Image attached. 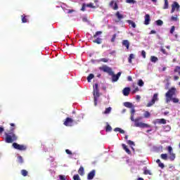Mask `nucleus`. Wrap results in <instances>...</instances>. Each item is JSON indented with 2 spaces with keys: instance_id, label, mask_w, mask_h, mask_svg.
<instances>
[{
  "instance_id": "obj_1",
  "label": "nucleus",
  "mask_w": 180,
  "mask_h": 180,
  "mask_svg": "<svg viewBox=\"0 0 180 180\" xmlns=\"http://www.w3.org/2000/svg\"><path fill=\"white\" fill-rule=\"evenodd\" d=\"M131 117L130 120L131 122H134V126L135 127H141V129H145L151 127V125L143 122H140L141 120H142L143 117H138L136 119H134V113H136V110L134 108H132L131 110Z\"/></svg>"
},
{
  "instance_id": "obj_2",
  "label": "nucleus",
  "mask_w": 180,
  "mask_h": 180,
  "mask_svg": "<svg viewBox=\"0 0 180 180\" xmlns=\"http://www.w3.org/2000/svg\"><path fill=\"white\" fill-rule=\"evenodd\" d=\"M15 130V128H11L10 133H5V141L8 143V144H11L13 143L14 141H16L18 140V136L15 134V133L12 132Z\"/></svg>"
},
{
  "instance_id": "obj_3",
  "label": "nucleus",
  "mask_w": 180,
  "mask_h": 180,
  "mask_svg": "<svg viewBox=\"0 0 180 180\" xmlns=\"http://www.w3.org/2000/svg\"><path fill=\"white\" fill-rule=\"evenodd\" d=\"M175 95H176V89L175 87H172L165 94L166 103H169V102H171V98H173V96H175Z\"/></svg>"
},
{
  "instance_id": "obj_4",
  "label": "nucleus",
  "mask_w": 180,
  "mask_h": 180,
  "mask_svg": "<svg viewBox=\"0 0 180 180\" xmlns=\"http://www.w3.org/2000/svg\"><path fill=\"white\" fill-rule=\"evenodd\" d=\"M93 88H94L93 95H94V106H97L98 99L99 96H101V94H99V86L98 85V83H96L93 86Z\"/></svg>"
},
{
  "instance_id": "obj_5",
  "label": "nucleus",
  "mask_w": 180,
  "mask_h": 180,
  "mask_svg": "<svg viewBox=\"0 0 180 180\" xmlns=\"http://www.w3.org/2000/svg\"><path fill=\"white\" fill-rule=\"evenodd\" d=\"M13 147L15 150H18L19 151H26L27 147L25 145H20L18 144V143H13Z\"/></svg>"
},
{
  "instance_id": "obj_6",
  "label": "nucleus",
  "mask_w": 180,
  "mask_h": 180,
  "mask_svg": "<svg viewBox=\"0 0 180 180\" xmlns=\"http://www.w3.org/2000/svg\"><path fill=\"white\" fill-rule=\"evenodd\" d=\"M158 94H154L152 98V100L147 103L146 108H151V106H153V105H154L155 102H158Z\"/></svg>"
},
{
  "instance_id": "obj_7",
  "label": "nucleus",
  "mask_w": 180,
  "mask_h": 180,
  "mask_svg": "<svg viewBox=\"0 0 180 180\" xmlns=\"http://www.w3.org/2000/svg\"><path fill=\"white\" fill-rule=\"evenodd\" d=\"M167 151L169 155V159L170 160V161H174L176 156L175 153H174V152H173L172 147L168 146Z\"/></svg>"
},
{
  "instance_id": "obj_8",
  "label": "nucleus",
  "mask_w": 180,
  "mask_h": 180,
  "mask_svg": "<svg viewBox=\"0 0 180 180\" xmlns=\"http://www.w3.org/2000/svg\"><path fill=\"white\" fill-rule=\"evenodd\" d=\"M99 70L101 71H103V72H107V74L110 75H113V70H112V68H109L108 66L103 65V67H100Z\"/></svg>"
},
{
  "instance_id": "obj_9",
  "label": "nucleus",
  "mask_w": 180,
  "mask_h": 180,
  "mask_svg": "<svg viewBox=\"0 0 180 180\" xmlns=\"http://www.w3.org/2000/svg\"><path fill=\"white\" fill-rule=\"evenodd\" d=\"M112 76V82H117L120 78V75H122V72H119L117 75H115V72H112V75H110Z\"/></svg>"
},
{
  "instance_id": "obj_10",
  "label": "nucleus",
  "mask_w": 180,
  "mask_h": 180,
  "mask_svg": "<svg viewBox=\"0 0 180 180\" xmlns=\"http://www.w3.org/2000/svg\"><path fill=\"white\" fill-rule=\"evenodd\" d=\"M180 8L179 4H178V2L174 1L172 4V10H171V13H174V12H175V9L176 11H178Z\"/></svg>"
},
{
  "instance_id": "obj_11",
  "label": "nucleus",
  "mask_w": 180,
  "mask_h": 180,
  "mask_svg": "<svg viewBox=\"0 0 180 180\" xmlns=\"http://www.w3.org/2000/svg\"><path fill=\"white\" fill-rule=\"evenodd\" d=\"M95 175H96V170L93 169L87 174V179L92 180L95 177Z\"/></svg>"
},
{
  "instance_id": "obj_12",
  "label": "nucleus",
  "mask_w": 180,
  "mask_h": 180,
  "mask_svg": "<svg viewBox=\"0 0 180 180\" xmlns=\"http://www.w3.org/2000/svg\"><path fill=\"white\" fill-rule=\"evenodd\" d=\"M110 8H112L114 11H117L119 9V6H117V3L115 2V1H111L109 4Z\"/></svg>"
},
{
  "instance_id": "obj_13",
  "label": "nucleus",
  "mask_w": 180,
  "mask_h": 180,
  "mask_svg": "<svg viewBox=\"0 0 180 180\" xmlns=\"http://www.w3.org/2000/svg\"><path fill=\"white\" fill-rule=\"evenodd\" d=\"M122 94L124 96H129L130 95V87H125L122 90Z\"/></svg>"
},
{
  "instance_id": "obj_14",
  "label": "nucleus",
  "mask_w": 180,
  "mask_h": 180,
  "mask_svg": "<svg viewBox=\"0 0 180 180\" xmlns=\"http://www.w3.org/2000/svg\"><path fill=\"white\" fill-rule=\"evenodd\" d=\"M78 174L81 176H84L85 175V169L84 168V167L80 166L79 169H78Z\"/></svg>"
},
{
  "instance_id": "obj_15",
  "label": "nucleus",
  "mask_w": 180,
  "mask_h": 180,
  "mask_svg": "<svg viewBox=\"0 0 180 180\" xmlns=\"http://www.w3.org/2000/svg\"><path fill=\"white\" fill-rule=\"evenodd\" d=\"M150 22H151V19L150 18V15L148 14H146L145 15V21H144V25H150Z\"/></svg>"
},
{
  "instance_id": "obj_16",
  "label": "nucleus",
  "mask_w": 180,
  "mask_h": 180,
  "mask_svg": "<svg viewBox=\"0 0 180 180\" xmlns=\"http://www.w3.org/2000/svg\"><path fill=\"white\" fill-rule=\"evenodd\" d=\"M122 147L123 148V150H124V151L126 152L127 154H131V151H130V149H129V148H127V146H126V144L122 143Z\"/></svg>"
},
{
  "instance_id": "obj_17",
  "label": "nucleus",
  "mask_w": 180,
  "mask_h": 180,
  "mask_svg": "<svg viewBox=\"0 0 180 180\" xmlns=\"http://www.w3.org/2000/svg\"><path fill=\"white\" fill-rule=\"evenodd\" d=\"M115 16L118 19V20L116 22H120V20H122V19H123V18H124L123 15L120 14V12H119V11L116 12Z\"/></svg>"
},
{
  "instance_id": "obj_18",
  "label": "nucleus",
  "mask_w": 180,
  "mask_h": 180,
  "mask_svg": "<svg viewBox=\"0 0 180 180\" xmlns=\"http://www.w3.org/2000/svg\"><path fill=\"white\" fill-rule=\"evenodd\" d=\"M69 158H74V160H77V153H72L70 150H68Z\"/></svg>"
},
{
  "instance_id": "obj_19",
  "label": "nucleus",
  "mask_w": 180,
  "mask_h": 180,
  "mask_svg": "<svg viewBox=\"0 0 180 180\" xmlns=\"http://www.w3.org/2000/svg\"><path fill=\"white\" fill-rule=\"evenodd\" d=\"M122 46H124L127 50H129V47H130V43L129 42V40L125 39L122 41Z\"/></svg>"
},
{
  "instance_id": "obj_20",
  "label": "nucleus",
  "mask_w": 180,
  "mask_h": 180,
  "mask_svg": "<svg viewBox=\"0 0 180 180\" xmlns=\"http://www.w3.org/2000/svg\"><path fill=\"white\" fill-rule=\"evenodd\" d=\"M74 124H77V122L75 121V120H72V118L69 117L68 118V126H74Z\"/></svg>"
},
{
  "instance_id": "obj_21",
  "label": "nucleus",
  "mask_w": 180,
  "mask_h": 180,
  "mask_svg": "<svg viewBox=\"0 0 180 180\" xmlns=\"http://www.w3.org/2000/svg\"><path fill=\"white\" fill-rule=\"evenodd\" d=\"M157 164H158V167H160V168H161L162 169H164V168H165V165H164V163L161 162V160L160 159H158L156 160Z\"/></svg>"
},
{
  "instance_id": "obj_22",
  "label": "nucleus",
  "mask_w": 180,
  "mask_h": 180,
  "mask_svg": "<svg viewBox=\"0 0 180 180\" xmlns=\"http://www.w3.org/2000/svg\"><path fill=\"white\" fill-rule=\"evenodd\" d=\"M21 20L22 23H27V15L23 14L21 15Z\"/></svg>"
},
{
  "instance_id": "obj_23",
  "label": "nucleus",
  "mask_w": 180,
  "mask_h": 180,
  "mask_svg": "<svg viewBox=\"0 0 180 180\" xmlns=\"http://www.w3.org/2000/svg\"><path fill=\"white\" fill-rule=\"evenodd\" d=\"M127 22V23H129V25L131 26V27H133L134 29H136V22H134L131 20H128Z\"/></svg>"
},
{
  "instance_id": "obj_24",
  "label": "nucleus",
  "mask_w": 180,
  "mask_h": 180,
  "mask_svg": "<svg viewBox=\"0 0 180 180\" xmlns=\"http://www.w3.org/2000/svg\"><path fill=\"white\" fill-rule=\"evenodd\" d=\"M124 106H125V108H129L130 109L133 108V103L130 102H125L124 103Z\"/></svg>"
},
{
  "instance_id": "obj_25",
  "label": "nucleus",
  "mask_w": 180,
  "mask_h": 180,
  "mask_svg": "<svg viewBox=\"0 0 180 180\" xmlns=\"http://www.w3.org/2000/svg\"><path fill=\"white\" fill-rule=\"evenodd\" d=\"M160 158L165 161H167V160H168V155L167 153H162L160 155Z\"/></svg>"
},
{
  "instance_id": "obj_26",
  "label": "nucleus",
  "mask_w": 180,
  "mask_h": 180,
  "mask_svg": "<svg viewBox=\"0 0 180 180\" xmlns=\"http://www.w3.org/2000/svg\"><path fill=\"white\" fill-rule=\"evenodd\" d=\"M110 112H112V108L108 107V108L105 109V110L103 113V115H109V113H110Z\"/></svg>"
},
{
  "instance_id": "obj_27",
  "label": "nucleus",
  "mask_w": 180,
  "mask_h": 180,
  "mask_svg": "<svg viewBox=\"0 0 180 180\" xmlns=\"http://www.w3.org/2000/svg\"><path fill=\"white\" fill-rule=\"evenodd\" d=\"M93 43H96V44H102V39L96 38L94 41H93Z\"/></svg>"
},
{
  "instance_id": "obj_28",
  "label": "nucleus",
  "mask_w": 180,
  "mask_h": 180,
  "mask_svg": "<svg viewBox=\"0 0 180 180\" xmlns=\"http://www.w3.org/2000/svg\"><path fill=\"white\" fill-rule=\"evenodd\" d=\"M150 61L152 63H157V61H158V58H157L155 56H151L150 57Z\"/></svg>"
},
{
  "instance_id": "obj_29",
  "label": "nucleus",
  "mask_w": 180,
  "mask_h": 180,
  "mask_svg": "<svg viewBox=\"0 0 180 180\" xmlns=\"http://www.w3.org/2000/svg\"><path fill=\"white\" fill-rule=\"evenodd\" d=\"M94 74H90L89 75V76L87 77V81L88 82H91V80L93 79V78H94Z\"/></svg>"
},
{
  "instance_id": "obj_30",
  "label": "nucleus",
  "mask_w": 180,
  "mask_h": 180,
  "mask_svg": "<svg viewBox=\"0 0 180 180\" xmlns=\"http://www.w3.org/2000/svg\"><path fill=\"white\" fill-rule=\"evenodd\" d=\"M171 101H172L173 103H179V98L172 97Z\"/></svg>"
},
{
  "instance_id": "obj_31",
  "label": "nucleus",
  "mask_w": 180,
  "mask_h": 180,
  "mask_svg": "<svg viewBox=\"0 0 180 180\" xmlns=\"http://www.w3.org/2000/svg\"><path fill=\"white\" fill-rule=\"evenodd\" d=\"M155 22L158 26H162V25H164V22L161 20H158Z\"/></svg>"
},
{
  "instance_id": "obj_32",
  "label": "nucleus",
  "mask_w": 180,
  "mask_h": 180,
  "mask_svg": "<svg viewBox=\"0 0 180 180\" xmlns=\"http://www.w3.org/2000/svg\"><path fill=\"white\" fill-rule=\"evenodd\" d=\"M27 174L28 172H27L26 169L21 170V175H22V176H27Z\"/></svg>"
},
{
  "instance_id": "obj_33",
  "label": "nucleus",
  "mask_w": 180,
  "mask_h": 180,
  "mask_svg": "<svg viewBox=\"0 0 180 180\" xmlns=\"http://www.w3.org/2000/svg\"><path fill=\"white\" fill-rule=\"evenodd\" d=\"M105 131H112V127L110 125H109V124H108L107 122V126L105 127Z\"/></svg>"
},
{
  "instance_id": "obj_34",
  "label": "nucleus",
  "mask_w": 180,
  "mask_h": 180,
  "mask_svg": "<svg viewBox=\"0 0 180 180\" xmlns=\"http://www.w3.org/2000/svg\"><path fill=\"white\" fill-rule=\"evenodd\" d=\"M101 34H102V32L101 31H98L95 33V34L93 36V37L94 39H96L98 37V36H101Z\"/></svg>"
},
{
  "instance_id": "obj_35",
  "label": "nucleus",
  "mask_w": 180,
  "mask_h": 180,
  "mask_svg": "<svg viewBox=\"0 0 180 180\" xmlns=\"http://www.w3.org/2000/svg\"><path fill=\"white\" fill-rule=\"evenodd\" d=\"M144 117L148 118L150 116H151V114L148 111H146L143 114Z\"/></svg>"
},
{
  "instance_id": "obj_36",
  "label": "nucleus",
  "mask_w": 180,
  "mask_h": 180,
  "mask_svg": "<svg viewBox=\"0 0 180 180\" xmlns=\"http://www.w3.org/2000/svg\"><path fill=\"white\" fill-rule=\"evenodd\" d=\"M143 174L144 175H153V173L148 169H145Z\"/></svg>"
},
{
  "instance_id": "obj_37",
  "label": "nucleus",
  "mask_w": 180,
  "mask_h": 180,
  "mask_svg": "<svg viewBox=\"0 0 180 180\" xmlns=\"http://www.w3.org/2000/svg\"><path fill=\"white\" fill-rule=\"evenodd\" d=\"M169 4H168V0H165V4L163 6V9H168Z\"/></svg>"
},
{
  "instance_id": "obj_38",
  "label": "nucleus",
  "mask_w": 180,
  "mask_h": 180,
  "mask_svg": "<svg viewBox=\"0 0 180 180\" xmlns=\"http://www.w3.org/2000/svg\"><path fill=\"white\" fill-rule=\"evenodd\" d=\"M160 51L162 53V54H165V56H168V52L164 49L163 47L160 48Z\"/></svg>"
},
{
  "instance_id": "obj_39",
  "label": "nucleus",
  "mask_w": 180,
  "mask_h": 180,
  "mask_svg": "<svg viewBox=\"0 0 180 180\" xmlns=\"http://www.w3.org/2000/svg\"><path fill=\"white\" fill-rule=\"evenodd\" d=\"M86 6L87 8H92L93 9H95V8H96L95 6H94V4H92V3H89L88 4H86Z\"/></svg>"
},
{
  "instance_id": "obj_40",
  "label": "nucleus",
  "mask_w": 180,
  "mask_h": 180,
  "mask_svg": "<svg viewBox=\"0 0 180 180\" xmlns=\"http://www.w3.org/2000/svg\"><path fill=\"white\" fill-rule=\"evenodd\" d=\"M138 85L139 86H143L144 85V82H143V79H139L138 82Z\"/></svg>"
},
{
  "instance_id": "obj_41",
  "label": "nucleus",
  "mask_w": 180,
  "mask_h": 180,
  "mask_svg": "<svg viewBox=\"0 0 180 180\" xmlns=\"http://www.w3.org/2000/svg\"><path fill=\"white\" fill-rule=\"evenodd\" d=\"M18 160L20 164H23V158L22 156H18Z\"/></svg>"
},
{
  "instance_id": "obj_42",
  "label": "nucleus",
  "mask_w": 180,
  "mask_h": 180,
  "mask_svg": "<svg viewBox=\"0 0 180 180\" xmlns=\"http://www.w3.org/2000/svg\"><path fill=\"white\" fill-rule=\"evenodd\" d=\"M171 20H172V22H176V21L178 20V15H175V17L172 16V17H171Z\"/></svg>"
},
{
  "instance_id": "obj_43",
  "label": "nucleus",
  "mask_w": 180,
  "mask_h": 180,
  "mask_svg": "<svg viewBox=\"0 0 180 180\" xmlns=\"http://www.w3.org/2000/svg\"><path fill=\"white\" fill-rule=\"evenodd\" d=\"M174 72H178L179 75H180V67L176 66L174 69Z\"/></svg>"
},
{
  "instance_id": "obj_44",
  "label": "nucleus",
  "mask_w": 180,
  "mask_h": 180,
  "mask_svg": "<svg viewBox=\"0 0 180 180\" xmlns=\"http://www.w3.org/2000/svg\"><path fill=\"white\" fill-rule=\"evenodd\" d=\"M73 179H74V180H81V178L79 177V175H78V174H75V175L73 176Z\"/></svg>"
},
{
  "instance_id": "obj_45",
  "label": "nucleus",
  "mask_w": 180,
  "mask_h": 180,
  "mask_svg": "<svg viewBox=\"0 0 180 180\" xmlns=\"http://www.w3.org/2000/svg\"><path fill=\"white\" fill-rule=\"evenodd\" d=\"M127 143L129 144V146H135L134 143L131 140H128Z\"/></svg>"
},
{
  "instance_id": "obj_46",
  "label": "nucleus",
  "mask_w": 180,
  "mask_h": 180,
  "mask_svg": "<svg viewBox=\"0 0 180 180\" xmlns=\"http://www.w3.org/2000/svg\"><path fill=\"white\" fill-rule=\"evenodd\" d=\"M99 61H102L103 63H108L109 61V59L103 58H101Z\"/></svg>"
},
{
  "instance_id": "obj_47",
  "label": "nucleus",
  "mask_w": 180,
  "mask_h": 180,
  "mask_svg": "<svg viewBox=\"0 0 180 180\" xmlns=\"http://www.w3.org/2000/svg\"><path fill=\"white\" fill-rule=\"evenodd\" d=\"M127 4H136L135 0H126Z\"/></svg>"
},
{
  "instance_id": "obj_48",
  "label": "nucleus",
  "mask_w": 180,
  "mask_h": 180,
  "mask_svg": "<svg viewBox=\"0 0 180 180\" xmlns=\"http://www.w3.org/2000/svg\"><path fill=\"white\" fill-rule=\"evenodd\" d=\"M160 123H161L162 124H166L167 120H165V119H160Z\"/></svg>"
},
{
  "instance_id": "obj_49",
  "label": "nucleus",
  "mask_w": 180,
  "mask_h": 180,
  "mask_svg": "<svg viewBox=\"0 0 180 180\" xmlns=\"http://www.w3.org/2000/svg\"><path fill=\"white\" fill-rule=\"evenodd\" d=\"M115 40H116V34H114L112 35V39H111L112 43H115Z\"/></svg>"
},
{
  "instance_id": "obj_50",
  "label": "nucleus",
  "mask_w": 180,
  "mask_h": 180,
  "mask_svg": "<svg viewBox=\"0 0 180 180\" xmlns=\"http://www.w3.org/2000/svg\"><path fill=\"white\" fill-rule=\"evenodd\" d=\"M175 32V26H172L171 30H170V33L172 34Z\"/></svg>"
},
{
  "instance_id": "obj_51",
  "label": "nucleus",
  "mask_w": 180,
  "mask_h": 180,
  "mask_svg": "<svg viewBox=\"0 0 180 180\" xmlns=\"http://www.w3.org/2000/svg\"><path fill=\"white\" fill-rule=\"evenodd\" d=\"M85 8H86V4H84L82 5L81 11H82L83 12H85Z\"/></svg>"
},
{
  "instance_id": "obj_52",
  "label": "nucleus",
  "mask_w": 180,
  "mask_h": 180,
  "mask_svg": "<svg viewBox=\"0 0 180 180\" xmlns=\"http://www.w3.org/2000/svg\"><path fill=\"white\" fill-rule=\"evenodd\" d=\"M63 124H65V126H68V117H66Z\"/></svg>"
},
{
  "instance_id": "obj_53",
  "label": "nucleus",
  "mask_w": 180,
  "mask_h": 180,
  "mask_svg": "<svg viewBox=\"0 0 180 180\" xmlns=\"http://www.w3.org/2000/svg\"><path fill=\"white\" fill-rule=\"evenodd\" d=\"M141 56L143 58H146V51H141Z\"/></svg>"
},
{
  "instance_id": "obj_54",
  "label": "nucleus",
  "mask_w": 180,
  "mask_h": 180,
  "mask_svg": "<svg viewBox=\"0 0 180 180\" xmlns=\"http://www.w3.org/2000/svg\"><path fill=\"white\" fill-rule=\"evenodd\" d=\"M139 87H136L134 91H132L133 94H136V92H139Z\"/></svg>"
},
{
  "instance_id": "obj_55",
  "label": "nucleus",
  "mask_w": 180,
  "mask_h": 180,
  "mask_svg": "<svg viewBox=\"0 0 180 180\" xmlns=\"http://www.w3.org/2000/svg\"><path fill=\"white\" fill-rule=\"evenodd\" d=\"M4 131H5V129H4V127H0V134L1 133H4Z\"/></svg>"
},
{
  "instance_id": "obj_56",
  "label": "nucleus",
  "mask_w": 180,
  "mask_h": 180,
  "mask_svg": "<svg viewBox=\"0 0 180 180\" xmlns=\"http://www.w3.org/2000/svg\"><path fill=\"white\" fill-rule=\"evenodd\" d=\"M129 58L131 59V60H133V58H134V54L131 53V54L129 55Z\"/></svg>"
},
{
  "instance_id": "obj_57",
  "label": "nucleus",
  "mask_w": 180,
  "mask_h": 180,
  "mask_svg": "<svg viewBox=\"0 0 180 180\" xmlns=\"http://www.w3.org/2000/svg\"><path fill=\"white\" fill-rule=\"evenodd\" d=\"M155 33H157V32H155V30H151L150 32L149 33V34H155Z\"/></svg>"
},
{
  "instance_id": "obj_58",
  "label": "nucleus",
  "mask_w": 180,
  "mask_h": 180,
  "mask_svg": "<svg viewBox=\"0 0 180 180\" xmlns=\"http://www.w3.org/2000/svg\"><path fill=\"white\" fill-rule=\"evenodd\" d=\"M120 128L116 127L115 129H114V131H120Z\"/></svg>"
},
{
  "instance_id": "obj_59",
  "label": "nucleus",
  "mask_w": 180,
  "mask_h": 180,
  "mask_svg": "<svg viewBox=\"0 0 180 180\" xmlns=\"http://www.w3.org/2000/svg\"><path fill=\"white\" fill-rule=\"evenodd\" d=\"M127 79H128V81H130V82L133 81V78H131V76H129L127 77Z\"/></svg>"
},
{
  "instance_id": "obj_60",
  "label": "nucleus",
  "mask_w": 180,
  "mask_h": 180,
  "mask_svg": "<svg viewBox=\"0 0 180 180\" xmlns=\"http://www.w3.org/2000/svg\"><path fill=\"white\" fill-rule=\"evenodd\" d=\"M174 81H178V79H179V77H178V76H174Z\"/></svg>"
},
{
  "instance_id": "obj_61",
  "label": "nucleus",
  "mask_w": 180,
  "mask_h": 180,
  "mask_svg": "<svg viewBox=\"0 0 180 180\" xmlns=\"http://www.w3.org/2000/svg\"><path fill=\"white\" fill-rule=\"evenodd\" d=\"M141 98V97L140 96L137 95L136 97V101H140Z\"/></svg>"
},
{
  "instance_id": "obj_62",
  "label": "nucleus",
  "mask_w": 180,
  "mask_h": 180,
  "mask_svg": "<svg viewBox=\"0 0 180 180\" xmlns=\"http://www.w3.org/2000/svg\"><path fill=\"white\" fill-rule=\"evenodd\" d=\"M120 133H121V134H124V130H123V129H120Z\"/></svg>"
},
{
  "instance_id": "obj_63",
  "label": "nucleus",
  "mask_w": 180,
  "mask_h": 180,
  "mask_svg": "<svg viewBox=\"0 0 180 180\" xmlns=\"http://www.w3.org/2000/svg\"><path fill=\"white\" fill-rule=\"evenodd\" d=\"M83 22H88V19L86 18H82Z\"/></svg>"
},
{
  "instance_id": "obj_64",
  "label": "nucleus",
  "mask_w": 180,
  "mask_h": 180,
  "mask_svg": "<svg viewBox=\"0 0 180 180\" xmlns=\"http://www.w3.org/2000/svg\"><path fill=\"white\" fill-rule=\"evenodd\" d=\"M169 112H168V111H165L164 112L165 116H167V115H169Z\"/></svg>"
}]
</instances>
